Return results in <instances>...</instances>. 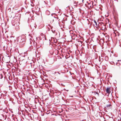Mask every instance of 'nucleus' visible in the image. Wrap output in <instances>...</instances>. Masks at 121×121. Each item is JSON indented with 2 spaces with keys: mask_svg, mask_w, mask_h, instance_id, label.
Masks as SVG:
<instances>
[{
  "mask_svg": "<svg viewBox=\"0 0 121 121\" xmlns=\"http://www.w3.org/2000/svg\"><path fill=\"white\" fill-rule=\"evenodd\" d=\"M74 36H75V37H76V35H74Z\"/></svg>",
  "mask_w": 121,
  "mask_h": 121,
  "instance_id": "9",
  "label": "nucleus"
},
{
  "mask_svg": "<svg viewBox=\"0 0 121 121\" xmlns=\"http://www.w3.org/2000/svg\"><path fill=\"white\" fill-rule=\"evenodd\" d=\"M94 26L97 27V25L96 22L95 20H94Z\"/></svg>",
  "mask_w": 121,
  "mask_h": 121,
  "instance_id": "2",
  "label": "nucleus"
},
{
  "mask_svg": "<svg viewBox=\"0 0 121 121\" xmlns=\"http://www.w3.org/2000/svg\"><path fill=\"white\" fill-rule=\"evenodd\" d=\"M48 29H49V30H50L49 29H51L52 28V27L48 25Z\"/></svg>",
  "mask_w": 121,
  "mask_h": 121,
  "instance_id": "5",
  "label": "nucleus"
},
{
  "mask_svg": "<svg viewBox=\"0 0 121 121\" xmlns=\"http://www.w3.org/2000/svg\"><path fill=\"white\" fill-rule=\"evenodd\" d=\"M72 39H75V38H74V39H73V36H72Z\"/></svg>",
  "mask_w": 121,
  "mask_h": 121,
  "instance_id": "6",
  "label": "nucleus"
},
{
  "mask_svg": "<svg viewBox=\"0 0 121 121\" xmlns=\"http://www.w3.org/2000/svg\"><path fill=\"white\" fill-rule=\"evenodd\" d=\"M56 100V99H54V102H55V100Z\"/></svg>",
  "mask_w": 121,
  "mask_h": 121,
  "instance_id": "8",
  "label": "nucleus"
},
{
  "mask_svg": "<svg viewBox=\"0 0 121 121\" xmlns=\"http://www.w3.org/2000/svg\"><path fill=\"white\" fill-rule=\"evenodd\" d=\"M106 22L107 23H108L109 22V20L108 18H106Z\"/></svg>",
  "mask_w": 121,
  "mask_h": 121,
  "instance_id": "4",
  "label": "nucleus"
},
{
  "mask_svg": "<svg viewBox=\"0 0 121 121\" xmlns=\"http://www.w3.org/2000/svg\"><path fill=\"white\" fill-rule=\"evenodd\" d=\"M111 106L110 104H108L105 107V108L106 109H108L109 108L110 106Z\"/></svg>",
  "mask_w": 121,
  "mask_h": 121,
  "instance_id": "3",
  "label": "nucleus"
},
{
  "mask_svg": "<svg viewBox=\"0 0 121 121\" xmlns=\"http://www.w3.org/2000/svg\"><path fill=\"white\" fill-rule=\"evenodd\" d=\"M111 87H107L106 88V92L107 93H108V94H109L111 92Z\"/></svg>",
  "mask_w": 121,
  "mask_h": 121,
  "instance_id": "1",
  "label": "nucleus"
},
{
  "mask_svg": "<svg viewBox=\"0 0 121 121\" xmlns=\"http://www.w3.org/2000/svg\"><path fill=\"white\" fill-rule=\"evenodd\" d=\"M1 78H3V76L2 75H1Z\"/></svg>",
  "mask_w": 121,
  "mask_h": 121,
  "instance_id": "7",
  "label": "nucleus"
}]
</instances>
